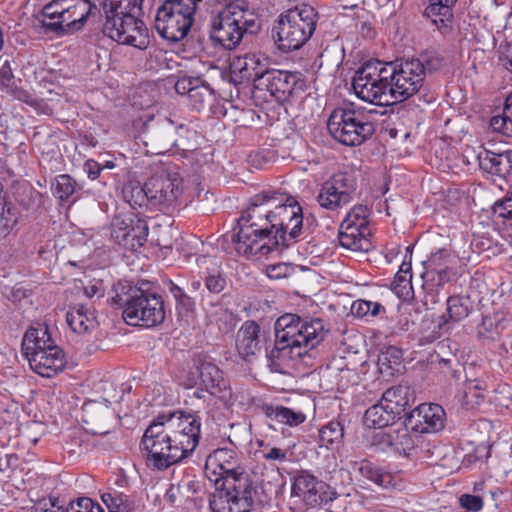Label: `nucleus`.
<instances>
[{
  "label": "nucleus",
  "instance_id": "obj_25",
  "mask_svg": "<svg viewBox=\"0 0 512 512\" xmlns=\"http://www.w3.org/2000/svg\"><path fill=\"white\" fill-rule=\"evenodd\" d=\"M320 487L325 488V484L308 472L302 471L294 478L292 494L301 498L307 506L314 507L319 503L320 496L317 491Z\"/></svg>",
  "mask_w": 512,
  "mask_h": 512
},
{
  "label": "nucleus",
  "instance_id": "obj_61",
  "mask_svg": "<svg viewBox=\"0 0 512 512\" xmlns=\"http://www.w3.org/2000/svg\"><path fill=\"white\" fill-rule=\"evenodd\" d=\"M12 78H13L12 70H11L10 66L7 63H5L0 68V83L2 85H8Z\"/></svg>",
  "mask_w": 512,
  "mask_h": 512
},
{
  "label": "nucleus",
  "instance_id": "obj_11",
  "mask_svg": "<svg viewBox=\"0 0 512 512\" xmlns=\"http://www.w3.org/2000/svg\"><path fill=\"white\" fill-rule=\"evenodd\" d=\"M331 136L346 146L361 145L374 133V125L351 106L335 108L327 121Z\"/></svg>",
  "mask_w": 512,
  "mask_h": 512
},
{
  "label": "nucleus",
  "instance_id": "obj_47",
  "mask_svg": "<svg viewBox=\"0 0 512 512\" xmlns=\"http://www.w3.org/2000/svg\"><path fill=\"white\" fill-rule=\"evenodd\" d=\"M493 214L496 218L512 221V190L494 204Z\"/></svg>",
  "mask_w": 512,
  "mask_h": 512
},
{
  "label": "nucleus",
  "instance_id": "obj_29",
  "mask_svg": "<svg viewBox=\"0 0 512 512\" xmlns=\"http://www.w3.org/2000/svg\"><path fill=\"white\" fill-rule=\"evenodd\" d=\"M480 169L488 174L504 177L512 169L510 158L507 154H496L484 151L478 155Z\"/></svg>",
  "mask_w": 512,
  "mask_h": 512
},
{
  "label": "nucleus",
  "instance_id": "obj_64",
  "mask_svg": "<svg viewBox=\"0 0 512 512\" xmlns=\"http://www.w3.org/2000/svg\"><path fill=\"white\" fill-rule=\"evenodd\" d=\"M486 489V483L485 481H479L474 484L473 491L477 493L476 495H484Z\"/></svg>",
  "mask_w": 512,
  "mask_h": 512
},
{
  "label": "nucleus",
  "instance_id": "obj_36",
  "mask_svg": "<svg viewBox=\"0 0 512 512\" xmlns=\"http://www.w3.org/2000/svg\"><path fill=\"white\" fill-rule=\"evenodd\" d=\"M101 500L109 512H135L130 497L118 490L110 489L104 492L101 495Z\"/></svg>",
  "mask_w": 512,
  "mask_h": 512
},
{
  "label": "nucleus",
  "instance_id": "obj_43",
  "mask_svg": "<svg viewBox=\"0 0 512 512\" xmlns=\"http://www.w3.org/2000/svg\"><path fill=\"white\" fill-rule=\"evenodd\" d=\"M447 314L452 321H461L469 315L468 300L460 296L447 299Z\"/></svg>",
  "mask_w": 512,
  "mask_h": 512
},
{
  "label": "nucleus",
  "instance_id": "obj_3",
  "mask_svg": "<svg viewBox=\"0 0 512 512\" xmlns=\"http://www.w3.org/2000/svg\"><path fill=\"white\" fill-rule=\"evenodd\" d=\"M205 475L215 487L210 496L212 512H249L253 505V485L237 452L214 450L206 459Z\"/></svg>",
  "mask_w": 512,
  "mask_h": 512
},
{
  "label": "nucleus",
  "instance_id": "obj_5",
  "mask_svg": "<svg viewBox=\"0 0 512 512\" xmlns=\"http://www.w3.org/2000/svg\"><path fill=\"white\" fill-rule=\"evenodd\" d=\"M144 0H104L103 32L119 44L145 49L148 29L141 19Z\"/></svg>",
  "mask_w": 512,
  "mask_h": 512
},
{
  "label": "nucleus",
  "instance_id": "obj_52",
  "mask_svg": "<svg viewBox=\"0 0 512 512\" xmlns=\"http://www.w3.org/2000/svg\"><path fill=\"white\" fill-rule=\"evenodd\" d=\"M261 453L262 457L267 461L284 462L287 460V452L277 447H270L269 445H266Z\"/></svg>",
  "mask_w": 512,
  "mask_h": 512
},
{
  "label": "nucleus",
  "instance_id": "obj_34",
  "mask_svg": "<svg viewBox=\"0 0 512 512\" xmlns=\"http://www.w3.org/2000/svg\"><path fill=\"white\" fill-rule=\"evenodd\" d=\"M86 423H105L114 418V411L107 400L103 402L90 401L83 406Z\"/></svg>",
  "mask_w": 512,
  "mask_h": 512
},
{
  "label": "nucleus",
  "instance_id": "obj_31",
  "mask_svg": "<svg viewBox=\"0 0 512 512\" xmlns=\"http://www.w3.org/2000/svg\"><path fill=\"white\" fill-rule=\"evenodd\" d=\"M457 0H429L425 16L437 27H446L452 19V7Z\"/></svg>",
  "mask_w": 512,
  "mask_h": 512
},
{
  "label": "nucleus",
  "instance_id": "obj_45",
  "mask_svg": "<svg viewBox=\"0 0 512 512\" xmlns=\"http://www.w3.org/2000/svg\"><path fill=\"white\" fill-rule=\"evenodd\" d=\"M274 418L289 426H298L306 420V415L301 411H294L290 408L278 406L273 410Z\"/></svg>",
  "mask_w": 512,
  "mask_h": 512
},
{
  "label": "nucleus",
  "instance_id": "obj_26",
  "mask_svg": "<svg viewBox=\"0 0 512 512\" xmlns=\"http://www.w3.org/2000/svg\"><path fill=\"white\" fill-rule=\"evenodd\" d=\"M369 229L357 228L356 226L340 225L339 243L340 245L354 252H367L371 249L372 243L368 236Z\"/></svg>",
  "mask_w": 512,
  "mask_h": 512
},
{
  "label": "nucleus",
  "instance_id": "obj_46",
  "mask_svg": "<svg viewBox=\"0 0 512 512\" xmlns=\"http://www.w3.org/2000/svg\"><path fill=\"white\" fill-rule=\"evenodd\" d=\"M2 184L0 183V239L9 234L16 222L12 209L7 207L2 196Z\"/></svg>",
  "mask_w": 512,
  "mask_h": 512
},
{
  "label": "nucleus",
  "instance_id": "obj_20",
  "mask_svg": "<svg viewBox=\"0 0 512 512\" xmlns=\"http://www.w3.org/2000/svg\"><path fill=\"white\" fill-rule=\"evenodd\" d=\"M200 389L194 392L197 398H204V391L209 395L225 399L229 394L223 373L213 363L204 362L198 368Z\"/></svg>",
  "mask_w": 512,
  "mask_h": 512
},
{
  "label": "nucleus",
  "instance_id": "obj_54",
  "mask_svg": "<svg viewBox=\"0 0 512 512\" xmlns=\"http://www.w3.org/2000/svg\"><path fill=\"white\" fill-rule=\"evenodd\" d=\"M418 59L423 63L425 73L436 71L443 65V59L436 54H424Z\"/></svg>",
  "mask_w": 512,
  "mask_h": 512
},
{
  "label": "nucleus",
  "instance_id": "obj_19",
  "mask_svg": "<svg viewBox=\"0 0 512 512\" xmlns=\"http://www.w3.org/2000/svg\"><path fill=\"white\" fill-rule=\"evenodd\" d=\"M112 236L120 245L136 249L143 246L147 240V222L140 218H129L128 221L117 219L113 223Z\"/></svg>",
  "mask_w": 512,
  "mask_h": 512
},
{
  "label": "nucleus",
  "instance_id": "obj_14",
  "mask_svg": "<svg viewBox=\"0 0 512 512\" xmlns=\"http://www.w3.org/2000/svg\"><path fill=\"white\" fill-rule=\"evenodd\" d=\"M149 206L162 211L175 208L182 194V179L176 172H160L146 181Z\"/></svg>",
  "mask_w": 512,
  "mask_h": 512
},
{
  "label": "nucleus",
  "instance_id": "obj_7",
  "mask_svg": "<svg viewBox=\"0 0 512 512\" xmlns=\"http://www.w3.org/2000/svg\"><path fill=\"white\" fill-rule=\"evenodd\" d=\"M317 12L309 5H302L282 13L274 28L273 35L282 52L300 49L316 29Z\"/></svg>",
  "mask_w": 512,
  "mask_h": 512
},
{
  "label": "nucleus",
  "instance_id": "obj_39",
  "mask_svg": "<svg viewBox=\"0 0 512 512\" xmlns=\"http://www.w3.org/2000/svg\"><path fill=\"white\" fill-rule=\"evenodd\" d=\"M344 428L338 421H330L319 430V442L321 447L334 448L342 443Z\"/></svg>",
  "mask_w": 512,
  "mask_h": 512
},
{
  "label": "nucleus",
  "instance_id": "obj_35",
  "mask_svg": "<svg viewBox=\"0 0 512 512\" xmlns=\"http://www.w3.org/2000/svg\"><path fill=\"white\" fill-rule=\"evenodd\" d=\"M123 199L132 207L149 206V195L146 182L142 185L139 181H128L122 189Z\"/></svg>",
  "mask_w": 512,
  "mask_h": 512
},
{
  "label": "nucleus",
  "instance_id": "obj_37",
  "mask_svg": "<svg viewBox=\"0 0 512 512\" xmlns=\"http://www.w3.org/2000/svg\"><path fill=\"white\" fill-rule=\"evenodd\" d=\"M490 126L497 133L512 136V93L506 97L502 113L491 117Z\"/></svg>",
  "mask_w": 512,
  "mask_h": 512
},
{
  "label": "nucleus",
  "instance_id": "obj_58",
  "mask_svg": "<svg viewBox=\"0 0 512 512\" xmlns=\"http://www.w3.org/2000/svg\"><path fill=\"white\" fill-rule=\"evenodd\" d=\"M499 61L505 69L512 73V45L507 44L501 48Z\"/></svg>",
  "mask_w": 512,
  "mask_h": 512
},
{
  "label": "nucleus",
  "instance_id": "obj_59",
  "mask_svg": "<svg viewBox=\"0 0 512 512\" xmlns=\"http://www.w3.org/2000/svg\"><path fill=\"white\" fill-rule=\"evenodd\" d=\"M411 278L410 267H407L406 269L401 268V270L395 275L394 284H396V286L406 288L407 286H410Z\"/></svg>",
  "mask_w": 512,
  "mask_h": 512
},
{
  "label": "nucleus",
  "instance_id": "obj_42",
  "mask_svg": "<svg viewBox=\"0 0 512 512\" xmlns=\"http://www.w3.org/2000/svg\"><path fill=\"white\" fill-rule=\"evenodd\" d=\"M368 215L369 210L366 205L358 204L353 206L350 211L346 214L344 220L340 225L356 226L357 228L369 229L368 228Z\"/></svg>",
  "mask_w": 512,
  "mask_h": 512
},
{
  "label": "nucleus",
  "instance_id": "obj_55",
  "mask_svg": "<svg viewBox=\"0 0 512 512\" xmlns=\"http://www.w3.org/2000/svg\"><path fill=\"white\" fill-rule=\"evenodd\" d=\"M31 512H67V509L60 506L56 499L49 498L35 505Z\"/></svg>",
  "mask_w": 512,
  "mask_h": 512
},
{
  "label": "nucleus",
  "instance_id": "obj_28",
  "mask_svg": "<svg viewBox=\"0 0 512 512\" xmlns=\"http://www.w3.org/2000/svg\"><path fill=\"white\" fill-rule=\"evenodd\" d=\"M380 401L398 418L413 401V392L408 385H396L388 388Z\"/></svg>",
  "mask_w": 512,
  "mask_h": 512
},
{
  "label": "nucleus",
  "instance_id": "obj_1",
  "mask_svg": "<svg viewBox=\"0 0 512 512\" xmlns=\"http://www.w3.org/2000/svg\"><path fill=\"white\" fill-rule=\"evenodd\" d=\"M238 226V232L232 236L237 253L246 258H261L274 247L285 249L300 238L302 207L286 194L262 192L251 198Z\"/></svg>",
  "mask_w": 512,
  "mask_h": 512
},
{
  "label": "nucleus",
  "instance_id": "obj_6",
  "mask_svg": "<svg viewBox=\"0 0 512 512\" xmlns=\"http://www.w3.org/2000/svg\"><path fill=\"white\" fill-rule=\"evenodd\" d=\"M259 28L257 16L243 3H234L212 18L210 38L230 50L240 43L245 32L256 33Z\"/></svg>",
  "mask_w": 512,
  "mask_h": 512
},
{
  "label": "nucleus",
  "instance_id": "obj_56",
  "mask_svg": "<svg viewBox=\"0 0 512 512\" xmlns=\"http://www.w3.org/2000/svg\"><path fill=\"white\" fill-rule=\"evenodd\" d=\"M171 293L173 294L178 304L182 305L186 309H191L193 307L192 299L185 293L182 288L173 285L171 288Z\"/></svg>",
  "mask_w": 512,
  "mask_h": 512
},
{
  "label": "nucleus",
  "instance_id": "obj_22",
  "mask_svg": "<svg viewBox=\"0 0 512 512\" xmlns=\"http://www.w3.org/2000/svg\"><path fill=\"white\" fill-rule=\"evenodd\" d=\"M260 332V326L254 321L242 324L236 336V348L242 358L254 356L261 350L263 338Z\"/></svg>",
  "mask_w": 512,
  "mask_h": 512
},
{
  "label": "nucleus",
  "instance_id": "obj_2",
  "mask_svg": "<svg viewBox=\"0 0 512 512\" xmlns=\"http://www.w3.org/2000/svg\"><path fill=\"white\" fill-rule=\"evenodd\" d=\"M200 435L201 418L197 414L175 411L158 416L142 438L148 466L165 470L181 462L196 449Z\"/></svg>",
  "mask_w": 512,
  "mask_h": 512
},
{
  "label": "nucleus",
  "instance_id": "obj_57",
  "mask_svg": "<svg viewBox=\"0 0 512 512\" xmlns=\"http://www.w3.org/2000/svg\"><path fill=\"white\" fill-rule=\"evenodd\" d=\"M102 170H103V167H101V165L93 159H88L84 163V171L90 180L97 179Z\"/></svg>",
  "mask_w": 512,
  "mask_h": 512
},
{
  "label": "nucleus",
  "instance_id": "obj_44",
  "mask_svg": "<svg viewBox=\"0 0 512 512\" xmlns=\"http://www.w3.org/2000/svg\"><path fill=\"white\" fill-rule=\"evenodd\" d=\"M382 311H385L384 306L378 302L368 300H356L351 306V312L356 317H375Z\"/></svg>",
  "mask_w": 512,
  "mask_h": 512
},
{
  "label": "nucleus",
  "instance_id": "obj_48",
  "mask_svg": "<svg viewBox=\"0 0 512 512\" xmlns=\"http://www.w3.org/2000/svg\"><path fill=\"white\" fill-rule=\"evenodd\" d=\"M67 512H104L103 509L95 504L90 498H79L71 502Z\"/></svg>",
  "mask_w": 512,
  "mask_h": 512
},
{
  "label": "nucleus",
  "instance_id": "obj_33",
  "mask_svg": "<svg viewBox=\"0 0 512 512\" xmlns=\"http://www.w3.org/2000/svg\"><path fill=\"white\" fill-rule=\"evenodd\" d=\"M358 471L363 477L374 482L381 488L386 489L395 486V478L391 473L384 471L367 460H363L359 463Z\"/></svg>",
  "mask_w": 512,
  "mask_h": 512
},
{
  "label": "nucleus",
  "instance_id": "obj_10",
  "mask_svg": "<svg viewBox=\"0 0 512 512\" xmlns=\"http://www.w3.org/2000/svg\"><path fill=\"white\" fill-rule=\"evenodd\" d=\"M352 88L358 98L375 104L390 103V81L387 62L369 61L358 68L352 79Z\"/></svg>",
  "mask_w": 512,
  "mask_h": 512
},
{
  "label": "nucleus",
  "instance_id": "obj_13",
  "mask_svg": "<svg viewBox=\"0 0 512 512\" xmlns=\"http://www.w3.org/2000/svg\"><path fill=\"white\" fill-rule=\"evenodd\" d=\"M124 321L131 326L154 327L165 319L164 302L160 295L136 289L126 300Z\"/></svg>",
  "mask_w": 512,
  "mask_h": 512
},
{
  "label": "nucleus",
  "instance_id": "obj_18",
  "mask_svg": "<svg viewBox=\"0 0 512 512\" xmlns=\"http://www.w3.org/2000/svg\"><path fill=\"white\" fill-rule=\"evenodd\" d=\"M268 67V59L260 54H246L244 56H235L230 62V74L232 81L237 84L254 83L263 76Z\"/></svg>",
  "mask_w": 512,
  "mask_h": 512
},
{
  "label": "nucleus",
  "instance_id": "obj_17",
  "mask_svg": "<svg viewBox=\"0 0 512 512\" xmlns=\"http://www.w3.org/2000/svg\"><path fill=\"white\" fill-rule=\"evenodd\" d=\"M444 409L434 403L420 404L406 419V427L417 433H436L444 428Z\"/></svg>",
  "mask_w": 512,
  "mask_h": 512
},
{
  "label": "nucleus",
  "instance_id": "obj_27",
  "mask_svg": "<svg viewBox=\"0 0 512 512\" xmlns=\"http://www.w3.org/2000/svg\"><path fill=\"white\" fill-rule=\"evenodd\" d=\"M66 322L71 330L78 334L88 333L97 327L94 310L83 304H77L68 310Z\"/></svg>",
  "mask_w": 512,
  "mask_h": 512
},
{
  "label": "nucleus",
  "instance_id": "obj_53",
  "mask_svg": "<svg viewBox=\"0 0 512 512\" xmlns=\"http://www.w3.org/2000/svg\"><path fill=\"white\" fill-rule=\"evenodd\" d=\"M199 83L198 78L183 77L175 83V91L180 95H187L188 98L194 90L195 84Z\"/></svg>",
  "mask_w": 512,
  "mask_h": 512
},
{
  "label": "nucleus",
  "instance_id": "obj_24",
  "mask_svg": "<svg viewBox=\"0 0 512 512\" xmlns=\"http://www.w3.org/2000/svg\"><path fill=\"white\" fill-rule=\"evenodd\" d=\"M424 264L427 274H436L438 276L439 285L449 282L455 274L453 269L455 257L446 248L432 252Z\"/></svg>",
  "mask_w": 512,
  "mask_h": 512
},
{
  "label": "nucleus",
  "instance_id": "obj_50",
  "mask_svg": "<svg viewBox=\"0 0 512 512\" xmlns=\"http://www.w3.org/2000/svg\"><path fill=\"white\" fill-rule=\"evenodd\" d=\"M178 134L179 137L173 141V145L183 151L193 149L190 139L195 137L196 132L181 125L178 128Z\"/></svg>",
  "mask_w": 512,
  "mask_h": 512
},
{
  "label": "nucleus",
  "instance_id": "obj_23",
  "mask_svg": "<svg viewBox=\"0 0 512 512\" xmlns=\"http://www.w3.org/2000/svg\"><path fill=\"white\" fill-rule=\"evenodd\" d=\"M54 346H56V344L51 338L47 325L44 324L31 326L25 332L22 340V350L26 359H29L35 356V354L41 353Z\"/></svg>",
  "mask_w": 512,
  "mask_h": 512
},
{
  "label": "nucleus",
  "instance_id": "obj_63",
  "mask_svg": "<svg viewBox=\"0 0 512 512\" xmlns=\"http://www.w3.org/2000/svg\"><path fill=\"white\" fill-rule=\"evenodd\" d=\"M43 87L46 88L47 92L52 94L55 93L56 95H61L64 91V89L59 85L50 84L47 85L46 81H43Z\"/></svg>",
  "mask_w": 512,
  "mask_h": 512
},
{
  "label": "nucleus",
  "instance_id": "obj_49",
  "mask_svg": "<svg viewBox=\"0 0 512 512\" xmlns=\"http://www.w3.org/2000/svg\"><path fill=\"white\" fill-rule=\"evenodd\" d=\"M293 267L287 263L270 264L266 267V274L270 279H283L293 273Z\"/></svg>",
  "mask_w": 512,
  "mask_h": 512
},
{
  "label": "nucleus",
  "instance_id": "obj_62",
  "mask_svg": "<svg viewBox=\"0 0 512 512\" xmlns=\"http://www.w3.org/2000/svg\"><path fill=\"white\" fill-rule=\"evenodd\" d=\"M439 300L437 298V295L434 293V292H428L426 293V295L424 296V299H423V304L424 306H426V309H432V307L430 306V304H435L437 303Z\"/></svg>",
  "mask_w": 512,
  "mask_h": 512
},
{
  "label": "nucleus",
  "instance_id": "obj_4",
  "mask_svg": "<svg viewBox=\"0 0 512 512\" xmlns=\"http://www.w3.org/2000/svg\"><path fill=\"white\" fill-rule=\"evenodd\" d=\"M275 345L267 352L271 372L287 373L310 350L320 344L327 329L319 318L303 319L296 314H284L275 322Z\"/></svg>",
  "mask_w": 512,
  "mask_h": 512
},
{
  "label": "nucleus",
  "instance_id": "obj_8",
  "mask_svg": "<svg viewBox=\"0 0 512 512\" xmlns=\"http://www.w3.org/2000/svg\"><path fill=\"white\" fill-rule=\"evenodd\" d=\"M95 6L90 0H52L42 9V25L58 35L82 29Z\"/></svg>",
  "mask_w": 512,
  "mask_h": 512
},
{
  "label": "nucleus",
  "instance_id": "obj_21",
  "mask_svg": "<svg viewBox=\"0 0 512 512\" xmlns=\"http://www.w3.org/2000/svg\"><path fill=\"white\" fill-rule=\"evenodd\" d=\"M30 368L38 375L46 378L56 376L62 372L66 366V359L63 350L54 346L35 356L27 359Z\"/></svg>",
  "mask_w": 512,
  "mask_h": 512
},
{
  "label": "nucleus",
  "instance_id": "obj_30",
  "mask_svg": "<svg viewBox=\"0 0 512 512\" xmlns=\"http://www.w3.org/2000/svg\"><path fill=\"white\" fill-rule=\"evenodd\" d=\"M199 267L206 266L204 276L205 287L211 293H220L226 286V280L221 275L215 260L208 256H200L196 260Z\"/></svg>",
  "mask_w": 512,
  "mask_h": 512
},
{
  "label": "nucleus",
  "instance_id": "obj_32",
  "mask_svg": "<svg viewBox=\"0 0 512 512\" xmlns=\"http://www.w3.org/2000/svg\"><path fill=\"white\" fill-rule=\"evenodd\" d=\"M396 418L397 416L379 401L366 410L364 424L369 428L380 429L393 424Z\"/></svg>",
  "mask_w": 512,
  "mask_h": 512
},
{
  "label": "nucleus",
  "instance_id": "obj_38",
  "mask_svg": "<svg viewBox=\"0 0 512 512\" xmlns=\"http://www.w3.org/2000/svg\"><path fill=\"white\" fill-rule=\"evenodd\" d=\"M483 383L477 380H469L465 383L464 390L458 395L459 401L466 409H473L484 400Z\"/></svg>",
  "mask_w": 512,
  "mask_h": 512
},
{
  "label": "nucleus",
  "instance_id": "obj_60",
  "mask_svg": "<svg viewBox=\"0 0 512 512\" xmlns=\"http://www.w3.org/2000/svg\"><path fill=\"white\" fill-rule=\"evenodd\" d=\"M317 494L320 496L318 505L327 504L330 501H333L336 498V492L331 490L328 485L325 484V488L320 487L317 491Z\"/></svg>",
  "mask_w": 512,
  "mask_h": 512
},
{
  "label": "nucleus",
  "instance_id": "obj_40",
  "mask_svg": "<svg viewBox=\"0 0 512 512\" xmlns=\"http://www.w3.org/2000/svg\"><path fill=\"white\" fill-rule=\"evenodd\" d=\"M189 105L193 110L202 111L206 107H211L215 101L214 91L206 84H195L190 97L188 98Z\"/></svg>",
  "mask_w": 512,
  "mask_h": 512
},
{
  "label": "nucleus",
  "instance_id": "obj_12",
  "mask_svg": "<svg viewBox=\"0 0 512 512\" xmlns=\"http://www.w3.org/2000/svg\"><path fill=\"white\" fill-rule=\"evenodd\" d=\"M390 95L393 102H402L415 95L423 86L425 69L419 59L387 62Z\"/></svg>",
  "mask_w": 512,
  "mask_h": 512
},
{
  "label": "nucleus",
  "instance_id": "obj_16",
  "mask_svg": "<svg viewBox=\"0 0 512 512\" xmlns=\"http://www.w3.org/2000/svg\"><path fill=\"white\" fill-rule=\"evenodd\" d=\"M301 75L297 72L269 69L256 82V90L269 93L277 101H284L297 90L303 89Z\"/></svg>",
  "mask_w": 512,
  "mask_h": 512
},
{
  "label": "nucleus",
  "instance_id": "obj_41",
  "mask_svg": "<svg viewBox=\"0 0 512 512\" xmlns=\"http://www.w3.org/2000/svg\"><path fill=\"white\" fill-rule=\"evenodd\" d=\"M51 188L53 195L63 202L76 193L77 183L70 175L61 174L53 179Z\"/></svg>",
  "mask_w": 512,
  "mask_h": 512
},
{
  "label": "nucleus",
  "instance_id": "obj_15",
  "mask_svg": "<svg viewBox=\"0 0 512 512\" xmlns=\"http://www.w3.org/2000/svg\"><path fill=\"white\" fill-rule=\"evenodd\" d=\"M355 189V181L350 175L334 174L322 184L317 202L322 208L334 211L353 200Z\"/></svg>",
  "mask_w": 512,
  "mask_h": 512
},
{
  "label": "nucleus",
  "instance_id": "obj_9",
  "mask_svg": "<svg viewBox=\"0 0 512 512\" xmlns=\"http://www.w3.org/2000/svg\"><path fill=\"white\" fill-rule=\"evenodd\" d=\"M200 1L165 0L158 8L155 18V28L159 35L170 42L184 39L193 25Z\"/></svg>",
  "mask_w": 512,
  "mask_h": 512
},
{
  "label": "nucleus",
  "instance_id": "obj_51",
  "mask_svg": "<svg viewBox=\"0 0 512 512\" xmlns=\"http://www.w3.org/2000/svg\"><path fill=\"white\" fill-rule=\"evenodd\" d=\"M460 504L466 510L472 512H478L483 508V496L482 495H470L463 494L459 498Z\"/></svg>",
  "mask_w": 512,
  "mask_h": 512
}]
</instances>
